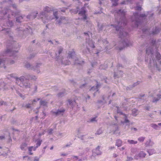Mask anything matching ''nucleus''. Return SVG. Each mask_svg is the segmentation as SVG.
I'll list each match as a JSON object with an SVG mask.
<instances>
[{
  "label": "nucleus",
  "instance_id": "obj_61",
  "mask_svg": "<svg viewBox=\"0 0 161 161\" xmlns=\"http://www.w3.org/2000/svg\"><path fill=\"white\" fill-rule=\"evenodd\" d=\"M39 100V98H37L36 99H34L32 101H31V103H32L33 102H36V101H37Z\"/></svg>",
  "mask_w": 161,
  "mask_h": 161
},
{
  "label": "nucleus",
  "instance_id": "obj_35",
  "mask_svg": "<svg viewBox=\"0 0 161 161\" xmlns=\"http://www.w3.org/2000/svg\"><path fill=\"white\" fill-rule=\"evenodd\" d=\"M147 152L149 155H151L155 153V150L154 149H149L147 150Z\"/></svg>",
  "mask_w": 161,
  "mask_h": 161
},
{
  "label": "nucleus",
  "instance_id": "obj_39",
  "mask_svg": "<svg viewBox=\"0 0 161 161\" xmlns=\"http://www.w3.org/2000/svg\"><path fill=\"white\" fill-rule=\"evenodd\" d=\"M117 113L119 114L120 115H123L124 116V114H123L122 111L120 109H119V108L118 107H117Z\"/></svg>",
  "mask_w": 161,
  "mask_h": 161
},
{
  "label": "nucleus",
  "instance_id": "obj_56",
  "mask_svg": "<svg viewBox=\"0 0 161 161\" xmlns=\"http://www.w3.org/2000/svg\"><path fill=\"white\" fill-rule=\"evenodd\" d=\"M97 62H94L93 63H92V66L93 67H95V66L97 64Z\"/></svg>",
  "mask_w": 161,
  "mask_h": 161
},
{
  "label": "nucleus",
  "instance_id": "obj_14",
  "mask_svg": "<svg viewBox=\"0 0 161 161\" xmlns=\"http://www.w3.org/2000/svg\"><path fill=\"white\" fill-rule=\"evenodd\" d=\"M98 42L101 45L100 47L103 50L108 49L109 48L108 45H106L108 43V42L106 40V39H103L102 38H99L98 40Z\"/></svg>",
  "mask_w": 161,
  "mask_h": 161
},
{
  "label": "nucleus",
  "instance_id": "obj_23",
  "mask_svg": "<svg viewBox=\"0 0 161 161\" xmlns=\"http://www.w3.org/2000/svg\"><path fill=\"white\" fill-rule=\"evenodd\" d=\"M37 14L38 13L36 12L32 13L31 14L27 15V18L31 19H34L36 17Z\"/></svg>",
  "mask_w": 161,
  "mask_h": 161
},
{
  "label": "nucleus",
  "instance_id": "obj_45",
  "mask_svg": "<svg viewBox=\"0 0 161 161\" xmlns=\"http://www.w3.org/2000/svg\"><path fill=\"white\" fill-rule=\"evenodd\" d=\"M96 117H95L92 118L91 119L89 120V121H87V122H93L94 121H96Z\"/></svg>",
  "mask_w": 161,
  "mask_h": 161
},
{
  "label": "nucleus",
  "instance_id": "obj_41",
  "mask_svg": "<svg viewBox=\"0 0 161 161\" xmlns=\"http://www.w3.org/2000/svg\"><path fill=\"white\" fill-rule=\"evenodd\" d=\"M67 8H59L58 9V11L59 12L61 11L62 12L64 13L65 12L66 10L67 9Z\"/></svg>",
  "mask_w": 161,
  "mask_h": 161
},
{
  "label": "nucleus",
  "instance_id": "obj_62",
  "mask_svg": "<svg viewBox=\"0 0 161 161\" xmlns=\"http://www.w3.org/2000/svg\"><path fill=\"white\" fill-rule=\"evenodd\" d=\"M84 34H85V35H86V36H87L88 37L89 36V34H90L91 35H92V33H90L89 32H88H88L85 33Z\"/></svg>",
  "mask_w": 161,
  "mask_h": 161
},
{
  "label": "nucleus",
  "instance_id": "obj_19",
  "mask_svg": "<svg viewBox=\"0 0 161 161\" xmlns=\"http://www.w3.org/2000/svg\"><path fill=\"white\" fill-rule=\"evenodd\" d=\"M146 154L143 151H141L138 154H136L134 156V158L136 160L138 159L139 158H144Z\"/></svg>",
  "mask_w": 161,
  "mask_h": 161
},
{
  "label": "nucleus",
  "instance_id": "obj_30",
  "mask_svg": "<svg viewBox=\"0 0 161 161\" xmlns=\"http://www.w3.org/2000/svg\"><path fill=\"white\" fill-rule=\"evenodd\" d=\"M41 106H47V102L45 101L41 100L40 102Z\"/></svg>",
  "mask_w": 161,
  "mask_h": 161
},
{
  "label": "nucleus",
  "instance_id": "obj_10",
  "mask_svg": "<svg viewBox=\"0 0 161 161\" xmlns=\"http://www.w3.org/2000/svg\"><path fill=\"white\" fill-rule=\"evenodd\" d=\"M160 29L158 27H155L153 28L152 31H149V30L147 29L143 28L142 29V31L143 33V35L144 37H147L150 36L151 37L152 35H154L157 34L159 33Z\"/></svg>",
  "mask_w": 161,
  "mask_h": 161
},
{
  "label": "nucleus",
  "instance_id": "obj_20",
  "mask_svg": "<svg viewBox=\"0 0 161 161\" xmlns=\"http://www.w3.org/2000/svg\"><path fill=\"white\" fill-rule=\"evenodd\" d=\"M151 96L153 97L152 102L155 103H156L161 98V95L160 94L158 93L156 95L153 94L151 95Z\"/></svg>",
  "mask_w": 161,
  "mask_h": 161
},
{
  "label": "nucleus",
  "instance_id": "obj_33",
  "mask_svg": "<svg viewBox=\"0 0 161 161\" xmlns=\"http://www.w3.org/2000/svg\"><path fill=\"white\" fill-rule=\"evenodd\" d=\"M42 140L40 139H38L36 140V147H38L40 146L41 144Z\"/></svg>",
  "mask_w": 161,
  "mask_h": 161
},
{
  "label": "nucleus",
  "instance_id": "obj_42",
  "mask_svg": "<svg viewBox=\"0 0 161 161\" xmlns=\"http://www.w3.org/2000/svg\"><path fill=\"white\" fill-rule=\"evenodd\" d=\"M102 133L103 131L102 129L101 128H100L97 130V131L96 132L95 134L99 135L101 134Z\"/></svg>",
  "mask_w": 161,
  "mask_h": 161
},
{
  "label": "nucleus",
  "instance_id": "obj_44",
  "mask_svg": "<svg viewBox=\"0 0 161 161\" xmlns=\"http://www.w3.org/2000/svg\"><path fill=\"white\" fill-rule=\"evenodd\" d=\"M145 139V137H140L138 138V141L140 142H143L144 141V139Z\"/></svg>",
  "mask_w": 161,
  "mask_h": 161
},
{
  "label": "nucleus",
  "instance_id": "obj_15",
  "mask_svg": "<svg viewBox=\"0 0 161 161\" xmlns=\"http://www.w3.org/2000/svg\"><path fill=\"white\" fill-rule=\"evenodd\" d=\"M92 155L91 156L90 158L91 159H92V157H95L97 155H100L102 153V149H101L100 147L97 146L95 149H93L92 150Z\"/></svg>",
  "mask_w": 161,
  "mask_h": 161
},
{
  "label": "nucleus",
  "instance_id": "obj_2",
  "mask_svg": "<svg viewBox=\"0 0 161 161\" xmlns=\"http://www.w3.org/2000/svg\"><path fill=\"white\" fill-rule=\"evenodd\" d=\"M145 62L148 64V67L152 72L155 70L160 71L161 69V58L160 53L153 52V47L147 48L146 50Z\"/></svg>",
  "mask_w": 161,
  "mask_h": 161
},
{
  "label": "nucleus",
  "instance_id": "obj_63",
  "mask_svg": "<svg viewBox=\"0 0 161 161\" xmlns=\"http://www.w3.org/2000/svg\"><path fill=\"white\" fill-rule=\"evenodd\" d=\"M114 125L116 126L115 127V130L114 131V132H115V131L116 130H117L118 129V127L117 126V124H114Z\"/></svg>",
  "mask_w": 161,
  "mask_h": 161
},
{
  "label": "nucleus",
  "instance_id": "obj_17",
  "mask_svg": "<svg viewBox=\"0 0 161 161\" xmlns=\"http://www.w3.org/2000/svg\"><path fill=\"white\" fill-rule=\"evenodd\" d=\"M65 111V109L64 108H60L58 109L57 111H53V113L54 115L56 116H59L60 115H62Z\"/></svg>",
  "mask_w": 161,
  "mask_h": 161
},
{
  "label": "nucleus",
  "instance_id": "obj_18",
  "mask_svg": "<svg viewBox=\"0 0 161 161\" xmlns=\"http://www.w3.org/2000/svg\"><path fill=\"white\" fill-rule=\"evenodd\" d=\"M101 85L100 83H98L97 82V85L96 86H92L91 89L90 90L91 91H95L96 92L93 93L94 96L95 97L96 95V92L98 91L99 88L100 87Z\"/></svg>",
  "mask_w": 161,
  "mask_h": 161
},
{
  "label": "nucleus",
  "instance_id": "obj_25",
  "mask_svg": "<svg viewBox=\"0 0 161 161\" xmlns=\"http://www.w3.org/2000/svg\"><path fill=\"white\" fill-rule=\"evenodd\" d=\"M24 15H21L16 18V21L18 23H20L24 20Z\"/></svg>",
  "mask_w": 161,
  "mask_h": 161
},
{
  "label": "nucleus",
  "instance_id": "obj_37",
  "mask_svg": "<svg viewBox=\"0 0 161 161\" xmlns=\"http://www.w3.org/2000/svg\"><path fill=\"white\" fill-rule=\"evenodd\" d=\"M137 151V148H136L132 147L130 149V151L133 154L135 153Z\"/></svg>",
  "mask_w": 161,
  "mask_h": 161
},
{
  "label": "nucleus",
  "instance_id": "obj_58",
  "mask_svg": "<svg viewBox=\"0 0 161 161\" xmlns=\"http://www.w3.org/2000/svg\"><path fill=\"white\" fill-rule=\"evenodd\" d=\"M86 84H83V85L80 86V87L81 89L83 88H85L86 87Z\"/></svg>",
  "mask_w": 161,
  "mask_h": 161
},
{
  "label": "nucleus",
  "instance_id": "obj_24",
  "mask_svg": "<svg viewBox=\"0 0 161 161\" xmlns=\"http://www.w3.org/2000/svg\"><path fill=\"white\" fill-rule=\"evenodd\" d=\"M15 9V11L13 12L11 11V13L10 12L9 13V14L12 15V17L13 16L14 17H15L16 15L18 14L21 12L19 10L17 9V8Z\"/></svg>",
  "mask_w": 161,
  "mask_h": 161
},
{
  "label": "nucleus",
  "instance_id": "obj_48",
  "mask_svg": "<svg viewBox=\"0 0 161 161\" xmlns=\"http://www.w3.org/2000/svg\"><path fill=\"white\" fill-rule=\"evenodd\" d=\"M53 130L52 129H50L48 130L47 132L49 135L52 134L53 133Z\"/></svg>",
  "mask_w": 161,
  "mask_h": 161
},
{
  "label": "nucleus",
  "instance_id": "obj_59",
  "mask_svg": "<svg viewBox=\"0 0 161 161\" xmlns=\"http://www.w3.org/2000/svg\"><path fill=\"white\" fill-rule=\"evenodd\" d=\"M11 6H12V7L14 9H16L17 6H16V4H12L11 5Z\"/></svg>",
  "mask_w": 161,
  "mask_h": 161
},
{
  "label": "nucleus",
  "instance_id": "obj_9",
  "mask_svg": "<svg viewBox=\"0 0 161 161\" xmlns=\"http://www.w3.org/2000/svg\"><path fill=\"white\" fill-rule=\"evenodd\" d=\"M3 14L4 15V18L6 17L8 18V20L7 21L6 23L4 24V26H7L8 27H11L14 25V23L12 20L10 19H11V15L9 14V12L11 13V10L9 9L8 8H5L4 10H3L2 12Z\"/></svg>",
  "mask_w": 161,
  "mask_h": 161
},
{
  "label": "nucleus",
  "instance_id": "obj_54",
  "mask_svg": "<svg viewBox=\"0 0 161 161\" xmlns=\"http://www.w3.org/2000/svg\"><path fill=\"white\" fill-rule=\"evenodd\" d=\"M4 31V30H2V31ZM5 31H6V32L5 33L6 34V35L9 34V32H10V31H9V29H6Z\"/></svg>",
  "mask_w": 161,
  "mask_h": 161
},
{
  "label": "nucleus",
  "instance_id": "obj_64",
  "mask_svg": "<svg viewBox=\"0 0 161 161\" xmlns=\"http://www.w3.org/2000/svg\"><path fill=\"white\" fill-rule=\"evenodd\" d=\"M33 147H30L28 148V150L30 152H31L33 150Z\"/></svg>",
  "mask_w": 161,
  "mask_h": 161
},
{
  "label": "nucleus",
  "instance_id": "obj_29",
  "mask_svg": "<svg viewBox=\"0 0 161 161\" xmlns=\"http://www.w3.org/2000/svg\"><path fill=\"white\" fill-rule=\"evenodd\" d=\"M139 81H138L137 82L135 83L132 86H129V87H128L126 89L128 90V89H131L132 88H133V87H135V86L137 85L138 84H139Z\"/></svg>",
  "mask_w": 161,
  "mask_h": 161
},
{
  "label": "nucleus",
  "instance_id": "obj_43",
  "mask_svg": "<svg viewBox=\"0 0 161 161\" xmlns=\"http://www.w3.org/2000/svg\"><path fill=\"white\" fill-rule=\"evenodd\" d=\"M36 54V53H34L31 54L29 56V57H28L27 58L28 59H31L34 58Z\"/></svg>",
  "mask_w": 161,
  "mask_h": 161
},
{
  "label": "nucleus",
  "instance_id": "obj_3",
  "mask_svg": "<svg viewBox=\"0 0 161 161\" xmlns=\"http://www.w3.org/2000/svg\"><path fill=\"white\" fill-rule=\"evenodd\" d=\"M154 13L152 12H147L145 14H139V13H134L131 17L132 25L133 27H137L139 25H142V23L147 20L146 18L148 17L149 20L153 19Z\"/></svg>",
  "mask_w": 161,
  "mask_h": 161
},
{
  "label": "nucleus",
  "instance_id": "obj_34",
  "mask_svg": "<svg viewBox=\"0 0 161 161\" xmlns=\"http://www.w3.org/2000/svg\"><path fill=\"white\" fill-rule=\"evenodd\" d=\"M127 142L130 144H135L137 143V141H134L132 140H128Z\"/></svg>",
  "mask_w": 161,
  "mask_h": 161
},
{
  "label": "nucleus",
  "instance_id": "obj_8",
  "mask_svg": "<svg viewBox=\"0 0 161 161\" xmlns=\"http://www.w3.org/2000/svg\"><path fill=\"white\" fill-rule=\"evenodd\" d=\"M86 40V52L87 53H93L94 54H97L101 50H100L98 51L97 49L95 48L94 46L95 42H93L92 40H89L88 42H87V39Z\"/></svg>",
  "mask_w": 161,
  "mask_h": 161
},
{
  "label": "nucleus",
  "instance_id": "obj_40",
  "mask_svg": "<svg viewBox=\"0 0 161 161\" xmlns=\"http://www.w3.org/2000/svg\"><path fill=\"white\" fill-rule=\"evenodd\" d=\"M132 114L134 116H136L137 114V110L136 109H134L132 110Z\"/></svg>",
  "mask_w": 161,
  "mask_h": 161
},
{
  "label": "nucleus",
  "instance_id": "obj_32",
  "mask_svg": "<svg viewBox=\"0 0 161 161\" xmlns=\"http://www.w3.org/2000/svg\"><path fill=\"white\" fill-rule=\"evenodd\" d=\"M122 144V141L120 140H116V142L115 143L116 146H118V147H120Z\"/></svg>",
  "mask_w": 161,
  "mask_h": 161
},
{
  "label": "nucleus",
  "instance_id": "obj_28",
  "mask_svg": "<svg viewBox=\"0 0 161 161\" xmlns=\"http://www.w3.org/2000/svg\"><path fill=\"white\" fill-rule=\"evenodd\" d=\"M27 144L25 142L22 143L20 146V148L22 150L25 151V148L26 147Z\"/></svg>",
  "mask_w": 161,
  "mask_h": 161
},
{
  "label": "nucleus",
  "instance_id": "obj_27",
  "mask_svg": "<svg viewBox=\"0 0 161 161\" xmlns=\"http://www.w3.org/2000/svg\"><path fill=\"white\" fill-rule=\"evenodd\" d=\"M154 144V143L150 140L147 141L145 143L146 147H148L152 146Z\"/></svg>",
  "mask_w": 161,
  "mask_h": 161
},
{
  "label": "nucleus",
  "instance_id": "obj_21",
  "mask_svg": "<svg viewBox=\"0 0 161 161\" xmlns=\"http://www.w3.org/2000/svg\"><path fill=\"white\" fill-rule=\"evenodd\" d=\"M108 25H106L105 24H101L99 23H97V27L98 31H102L104 29H106V28Z\"/></svg>",
  "mask_w": 161,
  "mask_h": 161
},
{
  "label": "nucleus",
  "instance_id": "obj_53",
  "mask_svg": "<svg viewBox=\"0 0 161 161\" xmlns=\"http://www.w3.org/2000/svg\"><path fill=\"white\" fill-rule=\"evenodd\" d=\"M65 19V17H61L59 19V20L58 23H62V21L64 20Z\"/></svg>",
  "mask_w": 161,
  "mask_h": 161
},
{
  "label": "nucleus",
  "instance_id": "obj_57",
  "mask_svg": "<svg viewBox=\"0 0 161 161\" xmlns=\"http://www.w3.org/2000/svg\"><path fill=\"white\" fill-rule=\"evenodd\" d=\"M131 129V130L132 131H133L135 132H136L137 130V129L136 128H132V127Z\"/></svg>",
  "mask_w": 161,
  "mask_h": 161
},
{
  "label": "nucleus",
  "instance_id": "obj_5",
  "mask_svg": "<svg viewBox=\"0 0 161 161\" xmlns=\"http://www.w3.org/2000/svg\"><path fill=\"white\" fill-rule=\"evenodd\" d=\"M73 61L74 64H82L84 61L78 59L76 57L75 52L73 50L69 51L68 55L67 58H63L60 60L61 63L64 65H69L71 64L70 61Z\"/></svg>",
  "mask_w": 161,
  "mask_h": 161
},
{
  "label": "nucleus",
  "instance_id": "obj_55",
  "mask_svg": "<svg viewBox=\"0 0 161 161\" xmlns=\"http://www.w3.org/2000/svg\"><path fill=\"white\" fill-rule=\"evenodd\" d=\"M133 158L131 157H127V159L126 160V161H131L133 160Z\"/></svg>",
  "mask_w": 161,
  "mask_h": 161
},
{
  "label": "nucleus",
  "instance_id": "obj_22",
  "mask_svg": "<svg viewBox=\"0 0 161 161\" xmlns=\"http://www.w3.org/2000/svg\"><path fill=\"white\" fill-rule=\"evenodd\" d=\"M57 49V50L56 52L55 53L56 57V58H57V59H58L59 56L61 53L62 52V51L63 50V48L61 47H58Z\"/></svg>",
  "mask_w": 161,
  "mask_h": 161
},
{
  "label": "nucleus",
  "instance_id": "obj_47",
  "mask_svg": "<svg viewBox=\"0 0 161 161\" xmlns=\"http://www.w3.org/2000/svg\"><path fill=\"white\" fill-rule=\"evenodd\" d=\"M61 2L64 4V5L69 7V6L70 4H69V3L67 2H65L64 1H61Z\"/></svg>",
  "mask_w": 161,
  "mask_h": 161
},
{
  "label": "nucleus",
  "instance_id": "obj_16",
  "mask_svg": "<svg viewBox=\"0 0 161 161\" xmlns=\"http://www.w3.org/2000/svg\"><path fill=\"white\" fill-rule=\"evenodd\" d=\"M124 115V120L122 121V123L124 125V128L125 130H128L130 126V121L128 119L127 116L126 114Z\"/></svg>",
  "mask_w": 161,
  "mask_h": 161
},
{
  "label": "nucleus",
  "instance_id": "obj_11",
  "mask_svg": "<svg viewBox=\"0 0 161 161\" xmlns=\"http://www.w3.org/2000/svg\"><path fill=\"white\" fill-rule=\"evenodd\" d=\"M86 11L85 8H83L79 11V14L80 16L81 17V19L84 21L86 22V24L88 26H91L92 23L89 20H87L88 18L86 14Z\"/></svg>",
  "mask_w": 161,
  "mask_h": 161
},
{
  "label": "nucleus",
  "instance_id": "obj_7",
  "mask_svg": "<svg viewBox=\"0 0 161 161\" xmlns=\"http://www.w3.org/2000/svg\"><path fill=\"white\" fill-rule=\"evenodd\" d=\"M36 76L29 75L25 78L24 76H21L19 78H16L15 82L21 87L25 86V88H29L31 86V84L29 82L28 80H36Z\"/></svg>",
  "mask_w": 161,
  "mask_h": 161
},
{
  "label": "nucleus",
  "instance_id": "obj_38",
  "mask_svg": "<svg viewBox=\"0 0 161 161\" xmlns=\"http://www.w3.org/2000/svg\"><path fill=\"white\" fill-rule=\"evenodd\" d=\"M65 91H64L62 92H61L58 93L57 94V96L58 97H61L64 96Z\"/></svg>",
  "mask_w": 161,
  "mask_h": 161
},
{
  "label": "nucleus",
  "instance_id": "obj_6",
  "mask_svg": "<svg viewBox=\"0 0 161 161\" xmlns=\"http://www.w3.org/2000/svg\"><path fill=\"white\" fill-rule=\"evenodd\" d=\"M45 12H42L40 13V17L42 19L44 23H45L48 20L56 19H57L58 17V11L53 12V13L49 12L51 8L48 6L46 7L44 9Z\"/></svg>",
  "mask_w": 161,
  "mask_h": 161
},
{
  "label": "nucleus",
  "instance_id": "obj_36",
  "mask_svg": "<svg viewBox=\"0 0 161 161\" xmlns=\"http://www.w3.org/2000/svg\"><path fill=\"white\" fill-rule=\"evenodd\" d=\"M150 42V45L146 49L148 48H149V49H150V48H151V46H152V47H153L154 45L155 44V41H153V40H152L151 42Z\"/></svg>",
  "mask_w": 161,
  "mask_h": 161
},
{
  "label": "nucleus",
  "instance_id": "obj_12",
  "mask_svg": "<svg viewBox=\"0 0 161 161\" xmlns=\"http://www.w3.org/2000/svg\"><path fill=\"white\" fill-rule=\"evenodd\" d=\"M28 27L29 29L28 28H24L20 27L15 29V31L19 36H21L23 34L25 35L26 34L30 33V30H31L30 27Z\"/></svg>",
  "mask_w": 161,
  "mask_h": 161
},
{
  "label": "nucleus",
  "instance_id": "obj_46",
  "mask_svg": "<svg viewBox=\"0 0 161 161\" xmlns=\"http://www.w3.org/2000/svg\"><path fill=\"white\" fill-rule=\"evenodd\" d=\"M150 126L156 129H157V127H158V125L156 124H152Z\"/></svg>",
  "mask_w": 161,
  "mask_h": 161
},
{
  "label": "nucleus",
  "instance_id": "obj_13",
  "mask_svg": "<svg viewBox=\"0 0 161 161\" xmlns=\"http://www.w3.org/2000/svg\"><path fill=\"white\" fill-rule=\"evenodd\" d=\"M41 65L42 64L39 63L36 64L35 66H32L29 63L27 62L25 66L28 69L36 71L37 73H39L40 72L39 68Z\"/></svg>",
  "mask_w": 161,
  "mask_h": 161
},
{
  "label": "nucleus",
  "instance_id": "obj_31",
  "mask_svg": "<svg viewBox=\"0 0 161 161\" xmlns=\"http://www.w3.org/2000/svg\"><path fill=\"white\" fill-rule=\"evenodd\" d=\"M68 103H67V105H70L72 107H73V106H74V103H75V101L71 99H69L68 100Z\"/></svg>",
  "mask_w": 161,
  "mask_h": 161
},
{
  "label": "nucleus",
  "instance_id": "obj_1",
  "mask_svg": "<svg viewBox=\"0 0 161 161\" xmlns=\"http://www.w3.org/2000/svg\"><path fill=\"white\" fill-rule=\"evenodd\" d=\"M125 15V10H119L114 14L116 24L110 25V26L114 27L117 31H119V36L121 39L119 47L120 50H122L125 47L129 46L130 44L128 33L124 28V27H125L127 23Z\"/></svg>",
  "mask_w": 161,
  "mask_h": 161
},
{
  "label": "nucleus",
  "instance_id": "obj_50",
  "mask_svg": "<svg viewBox=\"0 0 161 161\" xmlns=\"http://www.w3.org/2000/svg\"><path fill=\"white\" fill-rule=\"evenodd\" d=\"M32 104L31 102H30V103L26 104L25 106V107L27 108H31V105Z\"/></svg>",
  "mask_w": 161,
  "mask_h": 161
},
{
  "label": "nucleus",
  "instance_id": "obj_60",
  "mask_svg": "<svg viewBox=\"0 0 161 161\" xmlns=\"http://www.w3.org/2000/svg\"><path fill=\"white\" fill-rule=\"evenodd\" d=\"M18 94L19 96H20L23 99H24L25 97V96L24 95H23L20 93H18Z\"/></svg>",
  "mask_w": 161,
  "mask_h": 161
},
{
  "label": "nucleus",
  "instance_id": "obj_26",
  "mask_svg": "<svg viewBox=\"0 0 161 161\" xmlns=\"http://www.w3.org/2000/svg\"><path fill=\"white\" fill-rule=\"evenodd\" d=\"M119 74H117L115 72L114 73V77L115 79H116L117 78H118L119 76H121L123 74V72L122 71H119Z\"/></svg>",
  "mask_w": 161,
  "mask_h": 161
},
{
  "label": "nucleus",
  "instance_id": "obj_49",
  "mask_svg": "<svg viewBox=\"0 0 161 161\" xmlns=\"http://www.w3.org/2000/svg\"><path fill=\"white\" fill-rule=\"evenodd\" d=\"M135 9L138 11H141L142 8L140 5H138L135 7Z\"/></svg>",
  "mask_w": 161,
  "mask_h": 161
},
{
  "label": "nucleus",
  "instance_id": "obj_4",
  "mask_svg": "<svg viewBox=\"0 0 161 161\" xmlns=\"http://www.w3.org/2000/svg\"><path fill=\"white\" fill-rule=\"evenodd\" d=\"M7 49L6 51L3 52V53L0 54V67H3L4 68L6 67L5 65L9 63L11 64H13L14 63V60L9 59L7 58H1L2 57L12 56L15 59H17L18 58L17 55L16 54L17 51L13 50L12 49H8V47H7Z\"/></svg>",
  "mask_w": 161,
  "mask_h": 161
},
{
  "label": "nucleus",
  "instance_id": "obj_51",
  "mask_svg": "<svg viewBox=\"0 0 161 161\" xmlns=\"http://www.w3.org/2000/svg\"><path fill=\"white\" fill-rule=\"evenodd\" d=\"M71 145V143H69L67 144L66 145L64 146L63 148L65 149L66 147H69Z\"/></svg>",
  "mask_w": 161,
  "mask_h": 161
},
{
  "label": "nucleus",
  "instance_id": "obj_52",
  "mask_svg": "<svg viewBox=\"0 0 161 161\" xmlns=\"http://www.w3.org/2000/svg\"><path fill=\"white\" fill-rule=\"evenodd\" d=\"M7 105V103L6 102H4L3 101H1L0 102V106L1 105Z\"/></svg>",
  "mask_w": 161,
  "mask_h": 161
}]
</instances>
